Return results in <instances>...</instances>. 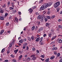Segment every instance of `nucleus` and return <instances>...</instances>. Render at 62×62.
<instances>
[{
  "label": "nucleus",
  "mask_w": 62,
  "mask_h": 62,
  "mask_svg": "<svg viewBox=\"0 0 62 62\" xmlns=\"http://www.w3.org/2000/svg\"><path fill=\"white\" fill-rule=\"evenodd\" d=\"M6 6V5L4 4L2 6V8H5Z\"/></svg>",
  "instance_id": "obj_44"
},
{
  "label": "nucleus",
  "mask_w": 62,
  "mask_h": 62,
  "mask_svg": "<svg viewBox=\"0 0 62 62\" xmlns=\"http://www.w3.org/2000/svg\"><path fill=\"white\" fill-rule=\"evenodd\" d=\"M50 23H46V27H48L49 26H50Z\"/></svg>",
  "instance_id": "obj_19"
},
{
  "label": "nucleus",
  "mask_w": 62,
  "mask_h": 62,
  "mask_svg": "<svg viewBox=\"0 0 62 62\" xmlns=\"http://www.w3.org/2000/svg\"><path fill=\"white\" fill-rule=\"evenodd\" d=\"M40 39V37H39L38 38L35 40L36 41H39V39Z\"/></svg>",
  "instance_id": "obj_13"
},
{
  "label": "nucleus",
  "mask_w": 62,
  "mask_h": 62,
  "mask_svg": "<svg viewBox=\"0 0 62 62\" xmlns=\"http://www.w3.org/2000/svg\"><path fill=\"white\" fill-rule=\"evenodd\" d=\"M16 10H13L12 11L13 13H15L16 12Z\"/></svg>",
  "instance_id": "obj_27"
},
{
  "label": "nucleus",
  "mask_w": 62,
  "mask_h": 62,
  "mask_svg": "<svg viewBox=\"0 0 62 62\" xmlns=\"http://www.w3.org/2000/svg\"><path fill=\"white\" fill-rule=\"evenodd\" d=\"M40 22L41 23H43L44 22V19L43 18H42L41 19Z\"/></svg>",
  "instance_id": "obj_9"
},
{
  "label": "nucleus",
  "mask_w": 62,
  "mask_h": 62,
  "mask_svg": "<svg viewBox=\"0 0 62 62\" xmlns=\"http://www.w3.org/2000/svg\"><path fill=\"white\" fill-rule=\"evenodd\" d=\"M43 1V0H41L39 2V3L40 4V3H42Z\"/></svg>",
  "instance_id": "obj_41"
},
{
  "label": "nucleus",
  "mask_w": 62,
  "mask_h": 62,
  "mask_svg": "<svg viewBox=\"0 0 62 62\" xmlns=\"http://www.w3.org/2000/svg\"><path fill=\"white\" fill-rule=\"evenodd\" d=\"M40 59L42 60V61H43L44 60V59H43L42 58H40Z\"/></svg>",
  "instance_id": "obj_59"
},
{
  "label": "nucleus",
  "mask_w": 62,
  "mask_h": 62,
  "mask_svg": "<svg viewBox=\"0 0 62 62\" xmlns=\"http://www.w3.org/2000/svg\"><path fill=\"white\" fill-rule=\"evenodd\" d=\"M14 43H15V40L13 39L12 40L11 43L9 45L10 47H12L13 45L14 44Z\"/></svg>",
  "instance_id": "obj_3"
},
{
  "label": "nucleus",
  "mask_w": 62,
  "mask_h": 62,
  "mask_svg": "<svg viewBox=\"0 0 62 62\" xmlns=\"http://www.w3.org/2000/svg\"><path fill=\"white\" fill-rule=\"evenodd\" d=\"M29 11L30 13V14H31L32 13V12H33V9L30 8L29 10Z\"/></svg>",
  "instance_id": "obj_6"
},
{
  "label": "nucleus",
  "mask_w": 62,
  "mask_h": 62,
  "mask_svg": "<svg viewBox=\"0 0 62 62\" xmlns=\"http://www.w3.org/2000/svg\"><path fill=\"white\" fill-rule=\"evenodd\" d=\"M10 10H12V9H14V8L12 7H10L9 8Z\"/></svg>",
  "instance_id": "obj_40"
},
{
  "label": "nucleus",
  "mask_w": 62,
  "mask_h": 62,
  "mask_svg": "<svg viewBox=\"0 0 62 62\" xmlns=\"http://www.w3.org/2000/svg\"><path fill=\"white\" fill-rule=\"evenodd\" d=\"M59 62H62V59H61L60 60Z\"/></svg>",
  "instance_id": "obj_64"
},
{
  "label": "nucleus",
  "mask_w": 62,
  "mask_h": 62,
  "mask_svg": "<svg viewBox=\"0 0 62 62\" xmlns=\"http://www.w3.org/2000/svg\"><path fill=\"white\" fill-rule=\"evenodd\" d=\"M9 19L10 20V19H12V16H10V17H9Z\"/></svg>",
  "instance_id": "obj_56"
},
{
  "label": "nucleus",
  "mask_w": 62,
  "mask_h": 62,
  "mask_svg": "<svg viewBox=\"0 0 62 62\" xmlns=\"http://www.w3.org/2000/svg\"><path fill=\"white\" fill-rule=\"evenodd\" d=\"M5 51V48L3 49L1 51L2 53H4Z\"/></svg>",
  "instance_id": "obj_30"
},
{
  "label": "nucleus",
  "mask_w": 62,
  "mask_h": 62,
  "mask_svg": "<svg viewBox=\"0 0 62 62\" xmlns=\"http://www.w3.org/2000/svg\"><path fill=\"white\" fill-rule=\"evenodd\" d=\"M32 51H35L36 50V49L35 48H32Z\"/></svg>",
  "instance_id": "obj_52"
},
{
  "label": "nucleus",
  "mask_w": 62,
  "mask_h": 62,
  "mask_svg": "<svg viewBox=\"0 0 62 62\" xmlns=\"http://www.w3.org/2000/svg\"><path fill=\"white\" fill-rule=\"evenodd\" d=\"M46 18L48 19H51V17L49 16H46Z\"/></svg>",
  "instance_id": "obj_25"
},
{
  "label": "nucleus",
  "mask_w": 62,
  "mask_h": 62,
  "mask_svg": "<svg viewBox=\"0 0 62 62\" xmlns=\"http://www.w3.org/2000/svg\"><path fill=\"white\" fill-rule=\"evenodd\" d=\"M48 36H49V38H51V37L52 36V33L50 32V33H48Z\"/></svg>",
  "instance_id": "obj_7"
},
{
  "label": "nucleus",
  "mask_w": 62,
  "mask_h": 62,
  "mask_svg": "<svg viewBox=\"0 0 62 62\" xmlns=\"http://www.w3.org/2000/svg\"><path fill=\"white\" fill-rule=\"evenodd\" d=\"M38 27H37V26H36V28H35V31H36L38 29Z\"/></svg>",
  "instance_id": "obj_51"
},
{
  "label": "nucleus",
  "mask_w": 62,
  "mask_h": 62,
  "mask_svg": "<svg viewBox=\"0 0 62 62\" xmlns=\"http://www.w3.org/2000/svg\"><path fill=\"white\" fill-rule=\"evenodd\" d=\"M49 61V59L48 58L45 60V62H48Z\"/></svg>",
  "instance_id": "obj_26"
},
{
  "label": "nucleus",
  "mask_w": 62,
  "mask_h": 62,
  "mask_svg": "<svg viewBox=\"0 0 62 62\" xmlns=\"http://www.w3.org/2000/svg\"><path fill=\"white\" fill-rule=\"evenodd\" d=\"M59 27V28H60L61 29H62V26L60 25H59V26H58Z\"/></svg>",
  "instance_id": "obj_48"
},
{
  "label": "nucleus",
  "mask_w": 62,
  "mask_h": 62,
  "mask_svg": "<svg viewBox=\"0 0 62 62\" xmlns=\"http://www.w3.org/2000/svg\"><path fill=\"white\" fill-rule=\"evenodd\" d=\"M53 50H57V47H53L52 48Z\"/></svg>",
  "instance_id": "obj_34"
},
{
  "label": "nucleus",
  "mask_w": 62,
  "mask_h": 62,
  "mask_svg": "<svg viewBox=\"0 0 62 62\" xmlns=\"http://www.w3.org/2000/svg\"><path fill=\"white\" fill-rule=\"evenodd\" d=\"M11 56L13 58H14L15 57V56L14 55H13V54H12L11 55Z\"/></svg>",
  "instance_id": "obj_42"
},
{
  "label": "nucleus",
  "mask_w": 62,
  "mask_h": 62,
  "mask_svg": "<svg viewBox=\"0 0 62 62\" xmlns=\"http://www.w3.org/2000/svg\"><path fill=\"white\" fill-rule=\"evenodd\" d=\"M54 54L55 55H56L57 54V52H56L55 51L54 52Z\"/></svg>",
  "instance_id": "obj_50"
},
{
  "label": "nucleus",
  "mask_w": 62,
  "mask_h": 62,
  "mask_svg": "<svg viewBox=\"0 0 62 62\" xmlns=\"http://www.w3.org/2000/svg\"><path fill=\"white\" fill-rule=\"evenodd\" d=\"M51 32H54V30H53V29H51Z\"/></svg>",
  "instance_id": "obj_61"
},
{
  "label": "nucleus",
  "mask_w": 62,
  "mask_h": 62,
  "mask_svg": "<svg viewBox=\"0 0 62 62\" xmlns=\"http://www.w3.org/2000/svg\"><path fill=\"white\" fill-rule=\"evenodd\" d=\"M8 60H5L4 62H8Z\"/></svg>",
  "instance_id": "obj_55"
},
{
  "label": "nucleus",
  "mask_w": 62,
  "mask_h": 62,
  "mask_svg": "<svg viewBox=\"0 0 62 62\" xmlns=\"http://www.w3.org/2000/svg\"><path fill=\"white\" fill-rule=\"evenodd\" d=\"M58 41L59 43H62V40L60 39H58Z\"/></svg>",
  "instance_id": "obj_5"
},
{
  "label": "nucleus",
  "mask_w": 62,
  "mask_h": 62,
  "mask_svg": "<svg viewBox=\"0 0 62 62\" xmlns=\"http://www.w3.org/2000/svg\"><path fill=\"white\" fill-rule=\"evenodd\" d=\"M0 13H4V11H3V10H1L0 11Z\"/></svg>",
  "instance_id": "obj_37"
},
{
  "label": "nucleus",
  "mask_w": 62,
  "mask_h": 62,
  "mask_svg": "<svg viewBox=\"0 0 62 62\" xmlns=\"http://www.w3.org/2000/svg\"><path fill=\"white\" fill-rule=\"evenodd\" d=\"M40 57H42V58H44V55H42L40 56Z\"/></svg>",
  "instance_id": "obj_58"
},
{
  "label": "nucleus",
  "mask_w": 62,
  "mask_h": 62,
  "mask_svg": "<svg viewBox=\"0 0 62 62\" xmlns=\"http://www.w3.org/2000/svg\"><path fill=\"white\" fill-rule=\"evenodd\" d=\"M43 14H45V13H46V12L45 11H43Z\"/></svg>",
  "instance_id": "obj_63"
},
{
  "label": "nucleus",
  "mask_w": 62,
  "mask_h": 62,
  "mask_svg": "<svg viewBox=\"0 0 62 62\" xmlns=\"http://www.w3.org/2000/svg\"><path fill=\"white\" fill-rule=\"evenodd\" d=\"M39 40H40L39 41L42 42V40H43V38L41 37Z\"/></svg>",
  "instance_id": "obj_28"
},
{
  "label": "nucleus",
  "mask_w": 62,
  "mask_h": 62,
  "mask_svg": "<svg viewBox=\"0 0 62 62\" xmlns=\"http://www.w3.org/2000/svg\"><path fill=\"white\" fill-rule=\"evenodd\" d=\"M60 56V53H58V54L57 55V56H56L57 57H59Z\"/></svg>",
  "instance_id": "obj_16"
},
{
  "label": "nucleus",
  "mask_w": 62,
  "mask_h": 62,
  "mask_svg": "<svg viewBox=\"0 0 62 62\" xmlns=\"http://www.w3.org/2000/svg\"><path fill=\"white\" fill-rule=\"evenodd\" d=\"M4 30H2L0 32V35H2V34L4 33Z\"/></svg>",
  "instance_id": "obj_10"
},
{
  "label": "nucleus",
  "mask_w": 62,
  "mask_h": 62,
  "mask_svg": "<svg viewBox=\"0 0 62 62\" xmlns=\"http://www.w3.org/2000/svg\"><path fill=\"white\" fill-rule=\"evenodd\" d=\"M43 28L42 27H41L39 29V30L38 31H37V33H39L40 32V31H43Z\"/></svg>",
  "instance_id": "obj_4"
},
{
  "label": "nucleus",
  "mask_w": 62,
  "mask_h": 62,
  "mask_svg": "<svg viewBox=\"0 0 62 62\" xmlns=\"http://www.w3.org/2000/svg\"><path fill=\"white\" fill-rule=\"evenodd\" d=\"M22 57H23V55H21L18 57L19 60H21V58H22Z\"/></svg>",
  "instance_id": "obj_8"
},
{
  "label": "nucleus",
  "mask_w": 62,
  "mask_h": 62,
  "mask_svg": "<svg viewBox=\"0 0 62 62\" xmlns=\"http://www.w3.org/2000/svg\"><path fill=\"white\" fill-rule=\"evenodd\" d=\"M28 40L29 41H31V38L29 37L28 39Z\"/></svg>",
  "instance_id": "obj_46"
},
{
  "label": "nucleus",
  "mask_w": 62,
  "mask_h": 62,
  "mask_svg": "<svg viewBox=\"0 0 62 62\" xmlns=\"http://www.w3.org/2000/svg\"><path fill=\"white\" fill-rule=\"evenodd\" d=\"M31 59L32 60L34 61V60L36 59V57H34L32 58Z\"/></svg>",
  "instance_id": "obj_14"
},
{
  "label": "nucleus",
  "mask_w": 62,
  "mask_h": 62,
  "mask_svg": "<svg viewBox=\"0 0 62 62\" xmlns=\"http://www.w3.org/2000/svg\"><path fill=\"white\" fill-rule=\"evenodd\" d=\"M0 20H4V17L1 16H0Z\"/></svg>",
  "instance_id": "obj_11"
},
{
  "label": "nucleus",
  "mask_w": 62,
  "mask_h": 62,
  "mask_svg": "<svg viewBox=\"0 0 62 62\" xmlns=\"http://www.w3.org/2000/svg\"><path fill=\"white\" fill-rule=\"evenodd\" d=\"M23 39H21L19 41V42L21 43H22L23 42Z\"/></svg>",
  "instance_id": "obj_12"
},
{
  "label": "nucleus",
  "mask_w": 62,
  "mask_h": 62,
  "mask_svg": "<svg viewBox=\"0 0 62 62\" xmlns=\"http://www.w3.org/2000/svg\"><path fill=\"white\" fill-rule=\"evenodd\" d=\"M54 43V42H52L50 43V44H53Z\"/></svg>",
  "instance_id": "obj_60"
},
{
  "label": "nucleus",
  "mask_w": 62,
  "mask_h": 62,
  "mask_svg": "<svg viewBox=\"0 0 62 62\" xmlns=\"http://www.w3.org/2000/svg\"><path fill=\"white\" fill-rule=\"evenodd\" d=\"M12 62H17V60L15 59H13L12 60Z\"/></svg>",
  "instance_id": "obj_15"
},
{
  "label": "nucleus",
  "mask_w": 62,
  "mask_h": 62,
  "mask_svg": "<svg viewBox=\"0 0 62 62\" xmlns=\"http://www.w3.org/2000/svg\"><path fill=\"white\" fill-rule=\"evenodd\" d=\"M26 48V50H28L29 49V47L28 46H27Z\"/></svg>",
  "instance_id": "obj_57"
},
{
  "label": "nucleus",
  "mask_w": 62,
  "mask_h": 62,
  "mask_svg": "<svg viewBox=\"0 0 62 62\" xmlns=\"http://www.w3.org/2000/svg\"><path fill=\"white\" fill-rule=\"evenodd\" d=\"M36 56V54H32L31 56V57H34V56Z\"/></svg>",
  "instance_id": "obj_32"
},
{
  "label": "nucleus",
  "mask_w": 62,
  "mask_h": 62,
  "mask_svg": "<svg viewBox=\"0 0 62 62\" xmlns=\"http://www.w3.org/2000/svg\"><path fill=\"white\" fill-rule=\"evenodd\" d=\"M27 60H29V61L31 60V58L30 57H27Z\"/></svg>",
  "instance_id": "obj_36"
},
{
  "label": "nucleus",
  "mask_w": 62,
  "mask_h": 62,
  "mask_svg": "<svg viewBox=\"0 0 62 62\" xmlns=\"http://www.w3.org/2000/svg\"><path fill=\"white\" fill-rule=\"evenodd\" d=\"M9 25V23L8 22L6 24V25H7V26H8Z\"/></svg>",
  "instance_id": "obj_47"
},
{
  "label": "nucleus",
  "mask_w": 62,
  "mask_h": 62,
  "mask_svg": "<svg viewBox=\"0 0 62 62\" xmlns=\"http://www.w3.org/2000/svg\"><path fill=\"white\" fill-rule=\"evenodd\" d=\"M18 14H19V15H20L21 14V12H18Z\"/></svg>",
  "instance_id": "obj_62"
},
{
  "label": "nucleus",
  "mask_w": 62,
  "mask_h": 62,
  "mask_svg": "<svg viewBox=\"0 0 62 62\" xmlns=\"http://www.w3.org/2000/svg\"><path fill=\"white\" fill-rule=\"evenodd\" d=\"M35 14L36 15H39V14L38 12H36Z\"/></svg>",
  "instance_id": "obj_49"
},
{
  "label": "nucleus",
  "mask_w": 62,
  "mask_h": 62,
  "mask_svg": "<svg viewBox=\"0 0 62 62\" xmlns=\"http://www.w3.org/2000/svg\"><path fill=\"white\" fill-rule=\"evenodd\" d=\"M8 15V14L7 13H6L5 15V17H7Z\"/></svg>",
  "instance_id": "obj_39"
},
{
  "label": "nucleus",
  "mask_w": 62,
  "mask_h": 62,
  "mask_svg": "<svg viewBox=\"0 0 62 62\" xmlns=\"http://www.w3.org/2000/svg\"><path fill=\"white\" fill-rule=\"evenodd\" d=\"M44 20L45 22H47L48 21V19L45 17Z\"/></svg>",
  "instance_id": "obj_43"
},
{
  "label": "nucleus",
  "mask_w": 62,
  "mask_h": 62,
  "mask_svg": "<svg viewBox=\"0 0 62 62\" xmlns=\"http://www.w3.org/2000/svg\"><path fill=\"white\" fill-rule=\"evenodd\" d=\"M10 2H9V1L8 2V4H7L8 5V6H9V5H10Z\"/></svg>",
  "instance_id": "obj_54"
},
{
  "label": "nucleus",
  "mask_w": 62,
  "mask_h": 62,
  "mask_svg": "<svg viewBox=\"0 0 62 62\" xmlns=\"http://www.w3.org/2000/svg\"><path fill=\"white\" fill-rule=\"evenodd\" d=\"M35 26H33L32 28L31 29L32 30H35Z\"/></svg>",
  "instance_id": "obj_31"
},
{
  "label": "nucleus",
  "mask_w": 62,
  "mask_h": 62,
  "mask_svg": "<svg viewBox=\"0 0 62 62\" xmlns=\"http://www.w3.org/2000/svg\"><path fill=\"white\" fill-rule=\"evenodd\" d=\"M55 16L53 15L52 16V17H51V19H54V18H55Z\"/></svg>",
  "instance_id": "obj_23"
},
{
  "label": "nucleus",
  "mask_w": 62,
  "mask_h": 62,
  "mask_svg": "<svg viewBox=\"0 0 62 62\" xmlns=\"http://www.w3.org/2000/svg\"><path fill=\"white\" fill-rule=\"evenodd\" d=\"M41 16H38L37 17V19L38 20H40V19H41Z\"/></svg>",
  "instance_id": "obj_20"
},
{
  "label": "nucleus",
  "mask_w": 62,
  "mask_h": 62,
  "mask_svg": "<svg viewBox=\"0 0 62 62\" xmlns=\"http://www.w3.org/2000/svg\"><path fill=\"white\" fill-rule=\"evenodd\" d=\"M62 19H59L58 20V21H59V22H61V21H62Z\"/></svg>",
  "instance_id": "obj_53"
},
{
  "label": "nucleus",
  "mask_w": 62,
  "mask_h": 62,
  "mask_svg": "<svg viewBox=\"0 0 62 62\" xmlns=\"http://www.w3.org/2000/svg\"><path fill=\"white\" fill-rule=\"evenodd\" d=\"M37 23L38 25H39V24H40V21H37Z\"/></svg>",
  "instance_id": "obj_24"
},
{
  "label": "nucleus",
  "mask_w": 62,
  "mask_h": 62,
  "mask_svg": "<svg viewBox=\"0 0 62 62\" xmlns=\"http://www.w3.org/2000/svg\"><path fill=\"white\" fill-rule=\"evenodd\" d=\"M18 51V49H16L14 50V52L15 53V54H17V53Z\"/></svg>",
  "instance_id": "obj_18"
},
{
  "label": "nucleus",
  "mask_w": 62,
  "mask_h": 62,
  "mask_svg": "<svg viewBox=\"0 0 62 62\" xmlns=\"http://www.w3.org/2000/svg\"><path fill=\"white\" fill-rule=\"evenodd\" d=\"M60 5V2L59 1H58L57 2L55 3L54 5V7L55 8H56Z\"/></svg>",
  "instance_id": "obj_2"
},
{
  "label": "nucleus",
  "mask_w": 62,
  "mask_h": 62,
  "mask_svg": "<svg viewBox=\"0 0 62 62\" xmlns=\"http://www.w3.org/2000/svg\"><path fill=\"white\" fill-rule=\"evenodd\" d=\"M56 38V36H55L53 37H52V39H51V40H53V39H55Z\"/></svg>",
  "instance_id": "obj_29"
},
{
  "label": "nucleus",
  "mask_w": 62,
  "mask_h": 62,
  "mask_svg": "<svg viewBox=\"0 0 62 62\" xmlns=\"http://www.w3.org/2000/svg\"><path fill=\"white\" fill-rule=\"evenodd\" d=\"M27 45V43H25L23 44V46H26Z\"/></svg>",
  "instance_id": "obj_35"
},
{
  "label": "nucleus",
  "mask_w": 62,
  "mask_h": 62,
  "mask_svg": "<svg viewBox=\"0 0 62 62\" xmlns=\"http://www.w3.org/2000/svg\"><path fill=\"white\" fill-rule=\"evenodd\" d=\"M57 12H59V8H57Z\"/></svg>",
  "instance_id": "obj_45"
},
{
  "label": "nucleus",
  "mask_w": 62,
  "mask_h": 62,
  "mask_svg": "<svg viewBox=\"0 0 62 62\" xmlns=\"http://www.w3.org/2000/svg\"><path fill=\"white\" fill-rule=\"evenodd\" d=\"M55 57L54 56H53L51 57H50V59H54V58Z\"/></svg>",
  "instance_id": "obj_17"
},
{
  "label": "nucleus",
  "mask_w": 62,
  "mask_h": 62,
  "mask_svg": "<svg viewBox=\"0 0 62 62\" xmlns=\"http://www.w3.org/2000/svg\"><path fill=\"white\" fill-rule=\"evenodd\" d=\"M39 44L40 45H43V43H42V42H41V41H39Z\"/></svg>",
  "instance_id": "obj_38"
},
{
  "label": "nucleus",
  "mask_w": 62,
  "mask_h": 62,
  "mask_svg": "<svg viewBox=\"0 0 62 62\" xmlns=\"http://www.w3.org/2000/svg\"><path fill=\"white\" fill-rule=\"evenodd\" d=\"M46 4H47V7H49V6H50L51 5H52V3H51L49 2L48 4V3H46Z\"/></svg>",
  "instance_id": "obj_21"
},
{
  "label": "nucleus",
  "mask_w": 62,
  "mask_h": 62,
  "mask_svg": "<svg viewBox=\"0 0 62 62\" xmlns=\"http://www.w3.org/2000/svg\"><path fill=\"white\" fill-rule=\"evenodd\" d=\"M31 39L32 40V41H33L34 40V36H32L31 37Z\"/></svg>",
  "instance_id": "obj_22"
},
{
  "label": "nucleus",
  "mask_w": 62,
  "mask_h": 62,
  "mask_svg": "<svg viewBox=\"0 0 62 62\" xmlns=\"http://www.w3.org/2000/svg\"><path fill=\"white\" fill-rule=\"evenodd\" d=\"M27 41V39H23V42H26Z\"/></svg>",
  "instance_id": "obj_33"
},
{
  "label": "nucleus",
  "mask_w": 62,
  "mask_h": 62,
  "mask_svg": "<svg viewBox=\"0 0 62 62\" xmlns=\"http://www.w3.org/2000/svg\"><path fill=\"white\" fill-rule=\"evenodd\" d=\"M47 4H45L43 5H42L40 8V9L41 10H44L45 9H46L48 7Z\"/></svg>",
  "instance_id": "obj_1"
}]
</instances>
